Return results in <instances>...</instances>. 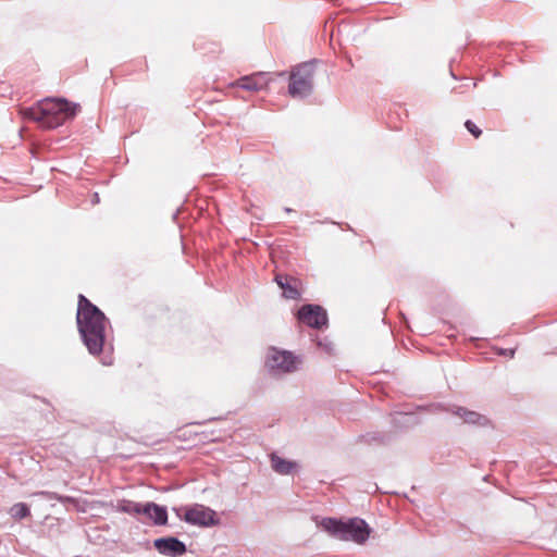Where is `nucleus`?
Returning <instances> with one entry per match:
<instances>
[{"label": "nucleus", "mask_w": 557, "mask_h": 557, "mask_svg": "<svg viewBox=\"0 0 557 557\" xmlns=\"http://www.w3.org/2000/svg\"><path fill=\"white\" fill-rule=\"evenodd\" d=\"M465 126L475 138L482 134V131L471 120L466 121Z\"/></svg>", "instance_id": "obj_16"}, {"label": "nucleus", "mask_w": 557, "mask_h": 557, "mask_svg": "<svg viewBox=\"0 0 557 557\" xmlns=\"http://www.w3.org/2000/svg\"><path fill=\"white\" fill-rule=\"evenodd\" d=\"M10 516L15 520H22L30 515V510L27 504L16 503L9 509Z\"/></svg>", "instance_id": "obj_12"}, {"label": "nucleus", "mask_w": 557, "mask_h": 557, "mask_svg": "<svg viewBox=\"0 0 557 557\" xmlns=\"http://www.w3.org/2000/svg\"><path fill=\"white\" fill-rule=\"evenodd\" d=\"M106 314L84 295H78L76 324L82 342L92 356L102 352L106 344Z\"/></svg>", "instance_id": "obj_1"}, {"label": "nucleus", "mask_w": 557, "mask_h": 557, "mask_svg": "<svg viewBox=\"0 0 557 557\" xmlns=\"http://www.w3.org/2000/svg\"><path fill=\"white\" fill-rule=\"evenodd\" d=\"M38 494L44 496L46 499H49V500L55 499L64 505H66V504L75 505L77 503L74 497L66 496V495H60L55 492L42 491V492H39Z\"/></svg>", "instance_id": "obj_14"}, {"label": "nucleus", "mask_w": 557, "mask_h": 557, "mask_svg": "<svg viewBox=\"0 0 557 557\" xmlns=\"http://www.w3.org/2000/svg\"><path fill=\"white\" fill-rule=\"evenodd\" d=\"M186 552L185 544L176 539V556L183 555Z\"/></svg>", "instance_id": "obj_18"}, {"label": "nucleus", "mask_w": 557, "mask_h": 557, "mask_svg": "<svg viewBox=\"0 0 557 557\" xmlns=\"http://www.w3.org/2000/svg\"><path fill=\"white\" fill-rule=\"evenodd\" d=\"M314 69L311 63L296 66L289 76L288 92L294 98H305L312 92Z\"/></svg>", "instance_id": "obj_5"}, {"label": "nucleus", "mask_w": 557, "mask_h": 557, "mask_svg": "<svg viewBox=\"0 0 557 557\" xmlns=\"http://www.w3.org/2000/svg\"><path fill=\"white\" fill-rule=\"evenodd\" d=\"M79 106L67 101L64 98L46 99L40 103L38 110L27 109V116L34 121L41 122L47 128H57L73 119Z\"/></svg>", "instance_id": "obj_2"}, {"label": "nucleus", "mask_w": 557, "mask_h": 557, "mask_svg": "<svg viewBox=\"0 0 557 557\" xmlns=\"http://www.w3.org/2000/svg\"><path fill=\"white\" fill-rule=\"evenodd\" d=\"M275 282L281 288H283L286 284H288V277L278 274L275 276Z\"/></svg>", "instance_id": "obj_17"}, {"label": "nucleus", "mask_w": 557, "mask_h": 557, "mask_svg": "<svg viewBox=\"0 0 557 557\" xmlns=\"http://www.w3.org/2000/svg\"><path fill=\"white\" fill-rule=\"evenodd\" d=\"M117 509L122 512L140 517L141 522H151L154 525H164L168 522L165 506L152 502L138 503L123 499L119 502Z\"/></svg>", "instance_id": "obj_4"}, {"label": "nucleus", "mask_w": 557, "mask_h": 557, "mask_svg": "<svg viewBox=\"0 0 557 557\" xmlns=\"http://www.w3.org/2000/svg\"><path fill=\"white\" fill-rule=\"evenodd\" d=\"M321 527L332 536L341 541H351L356 544H364L371 533L368 523L360 518H351L343 521L335 518H324Z\"/></svg>", "instance_id": "obj_3"}, {"label": "nucleus", "mask_w": 557, "mask_h": 557, "mask_svg": "<svg viewBox=\"0 0 557 557\" xmlns=\"http://www.w3.org/2000/svg\"><path fill=\"white\" fill-rule=\"evenodd\" d=\"M271 467L276 473L286 475L292 473L297 468V463L294 461L283 459L275 454H272Z\"/></svg>", "instance_id": "obj_10"}, {"label": "nucleus", "mask_w": 557, "mask_h": 557, "mask_svg": "<svg viewBox=\"0 0 557 557\" xmlns=\"http://www.w3.org/2000/svg\"><path fill=\"white\" fill-rule=\"evenodd\" d=\"M99 201H100V198H99L98 193H94L91 196V203L97 205V203H99Z\"/></svg>", "instance_id": "obj_19"}, {"label": "nucleus", "mask_w": 557, "mask_h": 557, "mask_svg": "<svg viewBox=\"0 0 557 557\" xmlns=\"http://www.w3.org/2000/svg\"><path fill=\"white\" fill-rule=\"evenodd\" d=\"M299 360L290 351L272 348L267 358V366L275 373H289L297 369Z\"/></svg>", "instance_id": "obj_6"}, {"label": "nucleus", "mask_w": 557, "mask_h": 557, "mask_svg": "<svg viewBox=\"0 0 557 557\" xmlns=\"http://www.w3.org/2000/svg\"><path fill=\"white\" fill-rule=\"evenodd\" d=\"M298 320L304 324L321 329L327 323V315L325 310L318 305H305L298 310Z\"/></svg>", "instance_id": "obj_7"}, {"label": "nucleus", "mask_w": 557, "mask_h": 557, "mask_svg": "<svg viewBox=\"0 0 557 557\" xmlns=\"http://www.w3.org/2000/svg\"><path fill=\"white\" fill-rule=\"evenodd\" d=\"M282 289L283 296L287 299H298L300 297L299 290L292 286L289 283L286 284Z\"/></svg>", "instance_id": "obj_15"}, {"label": "nucleus", "mask_w": 557, "mask_h": 557, "mask_svg": "<svg viewBox=\"0 0 557 557\" xmlns=\"http://www.w3.org/2000/svg\"><path fill=\"white\" fill-rule=\"evenodd\" d=\"M455 414L460 417L465 422L473 424L480 423L482 419V416H480L479 413L470 411L462 407H458L457 410L455 411Z\"/></svg>", "instance_id": "obj_13"}, {"label": "nucleus", "mask_w": 557, "mask_h": 557, "mask_svg": "<svg viewBox=\"0 0 557 557\" xmlns=\"http://www.w3.org/2000/svg\"><path fill=\"white\" fill-rule=\"evenodd\" d=\"M185 520L191 524L210 527L218 523L215 512L201 505H196L185 511Z\"/></svg>", "instance_id": "obj_8"}, {"label": "nucleus", "mask_w": 557, "mask_h": 557, "mask_svg": "<svg viewBox=\"0 0 557 557\" xmlns=\"http://www.w3.org/2000/svg\"><path fill=\"white\" fill-rule=\"evenodd\" d=\"M270 82L268 73L258 72L248 76L240 77L235 85L242 89L249 91H258L264 89Z\"/></svg>", "instance_id": "obj_9"}, {"label": "nucleus", "mask_w": 557, "mask_h": 557, "mask_svg": "<svg viewBox=\"0 0 557 557\" xmlns=\"http://www.w3.org/2000/svg\"><path fill=\"white\" fill-rule=\"evenodd\" d=\"M153 546L160 554L174 557V536L157 539Z\"/></svg>", "instance_id": "obj_11"}]
</instances>
